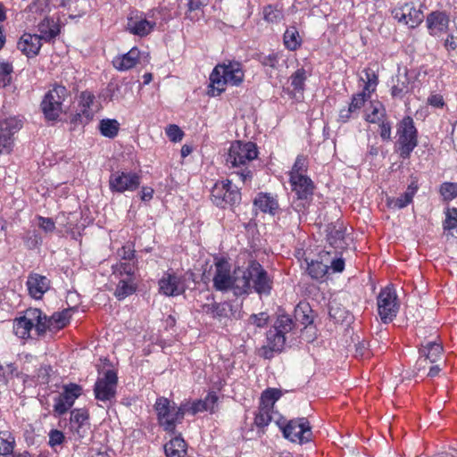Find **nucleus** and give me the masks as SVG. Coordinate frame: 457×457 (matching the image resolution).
<instances>
[{
	"label": "nucleus",
	"instance_id": "6ab92c4d",
	"mask_svg": "<svg viewBox=\"0 0 457 457\" xmlns=\"http://www.w3.org/2000/svg\"><path fill=\"white\" fill-rule=\"evenodd\" d=\"M437 338L438 337L436 336L434 340L428 341L421 345V347L420 348V356L417 361L418 370L425 369L428 361L434 363L441 358L443 354V346L441 343L436 341Z\"/></svg>",
	"mask_w": 457,
	"mask_h": 457
},
{
	"label": "nucleus",
	"instance_id": "c03bdc74",
	"mask_svg": "<svg viewBox=\"0 0 457 457\" xmlns=\"http://www.w3.org/2000/svg\"><path fill=\"white\" fill-rule=\"evenodd\" d=\"M99 129L103 136L113 138L118 135L120 124L116 120L104 119L99 123Z\"/></svg>",
	"mask_w": 457,
	"mask_h": 457
},
{
	"label": "nucleus",
	"instance_id": "0e129e2a",
	"mask_svg": "<svg viewBox=\"0 0 457 457\" xmlns=\"http://www.w3.org/2000/svg\"><path fill=\"white\" fill-rule=\"evenodd\" d=\"M230 306L227 303H214V317L213 319L221 320L228 318L230 312Z\"/></svg>",
	"mask_w": 457,
	"mask_h": 457
},
{
	"label": "nucleus",
	"instance_id": "c756f323",
	"mask_svg": "<svg viewBox=\"0 0 457 457\" xmlns=\"http://www.w3.org/2000/svg\"><path fill=\"white\" fill-rule=\"evenodd\" d=\"M307 78L308 74L303 67L297 69L289 77V87L285 88V90L291 97H295L297 93L303 94L305 88V81Z\"/></svg>",
	"mask_w": 457,
	"mask_h": 457
},
{
	"label": "nucleus",
	"instance_id": "6e6552de",
	"mask_svg": "<svg viewBox=\"0 0 457 457\" xmlns=\"http://www.w3.org/2000/svg\"><path fill=\"white\" fill-rule=\"evenodd\" d=\"M211 200L216 206L225 209L238 204L241 201V193L228 179L217 181L212 189Z\"/></svg>",
	"mask_w": 457,
	"mask_h": 457
},
{
	"label": "nucleus",
	"instance_id": "7ed1b4c3",
	"mask_svg": "<svg viewBox=\"0 0 457 457\" xmlns=\"http://www.w3.org/2000/svg\"><path fill=\"white\" fill-rule=\"evenodd\" d=\"M245 79L243 65L239 62L228 61L217 64L210 74V87L212 96H220L228 84L239 86Z\"/></svg>",
	"mask_w": 457,
	"mask_h": 457
},
{
	"label": "nucleus",
	"instance_id": "a18cd8bd",
	"mask_svg": "<svg viewBox=\"0 0 457 457\" xmlns=\"http://www.w3.org/2000/svg\"><path fill=\"white\" fill-rule=\"evenodd\" d=\"M308 170V159L306 156L301 154L295 159V162L289 172L290 179L295 177L307 176L306 172Z\"/></svg>",
	"mask_w": 457,
	"mask_h": 457
},
{
	"label": "nucleus",
	"instance_id": "4d7b16f0",
	"mask_svg": "<svg viewBox=\"0 0 457 457\" xmlns=\"http://www.w3.org/2000/svg\"><path fill=\"white\" fill-rule=\"evenodd\" d=\"M38 366V360L37 357L27 354L25 356L23 364H22V371L25 372L26 376L32 378L33 372H35V369Z\"/></svg>",
	"mask_w": 457,
	"mask_h": 457
},
{
	"label": "nucleus",
	"instance_id": "ddd939ff",
	"mask_svg": "<svg viewBox=\"0 0 457 457\" xmlns=\"http://www.w3.org/2000/svg\"><path fill=\"white\" fill-rule=\"evenodd\" d=\"M118 385V376L115 370H107L100 375L94 386L96 399L101 402L115 398Z\"/></svg>",
	"mask_w": 457,
	"mask_h": 457
},
{
	"label": "nucleus",
	"instance_id": "c85d7f7f",
	"mask_svg": "<svg viewBox=\"0 0 457 457\" xmlns=\"http://www.w3.org/2000/svg\"><path fill=\"white\" fill-rule=\"evenodd\" d=\"M142 54L137 47H132L127 54L116 56L112 64L119 71H128L140 62Z\"/></svg>",
	"mask_w": 457,
	"mask_h": 457
},
{
	"label": "nucleus",
	"instance_id": "864d4df0",
	"mask_svg": "<svg viewBox=\"0 0 457 457\" xmlns=\"http://www.w3.org/2000/svg\"><path fill=\"white\" fill-rule=\"evenodd\" d=\"M270 316L267 312H262L249 316L247 322L259 328H263L269 322Z\"/></svg>",
	"mask_w": 457,
	"mask_h": 457
},
{
	"label": "nucleus",
	"instance_id": "423d86ee",
	"mask_svg": "<svg viewBox=\"0 0 457 457\" xmlns=\"http://www.w3.org/2000/svg\"><path fill=\"white\" fill-rule=\"evenodd\" d=\"M396 151L403 159H408L418 145V131L411 116H405L397 124Z\"/></svg>",
	"mask_w": 457,
	"mask_h": 457
},
{
	"label": "nucleus",
	"instance_id": "a878e982",
	"mask_svg": "<svg viewBox=\"0 0 457 457\" xmlns=\"http://www.w3.org/2000/svg\"><path fill=\"white\" fill-rule=\"evenodd\" d=\"M71 309H65L60 312H54L51 317H47L42 312V322L45 328V334L46 331L60 330L66 327L71 318Z\"/></svg>",
	"mask_w": 457,
	"mask_h": 457
},
{
	"label": "nucleus",
	"instance_id": "052dcab7",
	"mask_svg": "<svg viewBox=\"0 0 457 457\" xmlns=\"http://www.w3.org/2000/svg\"><path fill=\"white\" fill-rule=\"evenodd\" d=\"M411 203V201L404 194L396 198H386V205L392 209H402L406 207Z\"/></svg>",
	"mask_w": 457,
	"mask_h": 457
},
{
	"label": "nucleus",
	"instance_id": "37998d69",
	"mask_svg": "<svg viewBox=\"0 0 457 457\" xmlns=\"http://www.w3.org/2000/svg\"><path fill=\"white\" fill-rule=\"evenodd\" d=\"M282 54L279 53H270L269 54H261L258 56V60L261 64L266 68V72L278 70L279 68V60Z\"/></svg>",
	"mask_w": 457,
	"mask_h": 457
},
{
	"label": "nucleus",
	"instance_id": "a211bd4d",
	"mask_svg": "<svg viewBox=\"0 0 457 457\" xmlns=\"http://www.w3.org/2000/svg\"><path fill=\"white\" fill-rule=\"evenodd\" d=\"M414 83V80L409 76L406 71L403 72L399 71L391 79V96L394 99H403L405 96L412 93Z\"/></svg>",
	"mask_w": 457,
	"mask_h": 457
},
{
	"label": "nucleus",
	"instance_id": "338daca9",
	"mask_svg": "<svg viewBox=\"0 0 457 457\" xmlns=\"http://www.w3.org/2000/svg\"><path fill=\"white\" fill-rule=\"evenodd\" d=\"M38 226L46 233L53 232L55 229V223L52 218L37 216Z\"/></svg>",
	"mask_w": 457,
	"mask_h": 457
},
{
	"label": "nucleus",
	"instance_id": "49530a36",
	"mask_svg": "<svg viewBox=\"0 0 457 457\" xmlns=\"http://www.w3.org/2000/svg\"><path fill=\"white\" fill-rule=\"evenodd\" d=\"M173 457H188L187 444L179 436H175L173 431Z\"/></svg>",
	"mask_w": 457,
	"mask_h": 457
},
{
	"label": "nucleus",
	"instance_id": "f257e3e1",
	"mask_svg": "<svg viewBox=\"0 0 457 457\" xmlns=\"http://www.w3.org/2000/svg\"><path fill=\"white\" fill-rule=\"evenodd\" d=\"M273 284V277L256 260H251L245 268H241V276L236 279V295L255 292L260 296H268Z\"/></svg>",
	"mask_w": 457,
	"mask_h": 457
},
{
	"label": "nucleus",
	"instance_id": "8fccbe9b",
	"mask_svg": "<svg viewBox=\"0 0 457 457\" xmlns=\"http://www.w3.org/2000/svg\"><path fill=\"white\" fill-rule=\"evenodd\" d=\"M51 367L48 365H44L38 361V366L35 369V372H33L32 380L37 381L38 383H47L48 378L50 376Z\"/></svg>",
	"mask_w": 457,
	"mask_h": 457
},
{
	"label": "nucleus",
	"instance_id": "bf43d9fd",
	"mask_svg": "<svg viewBox=\"0 0 457 457\" xmlns=\"http://www.w3.org/2000/svg\"><path fill=\"white\" fill-rule=\"evenodd\" d=\"M12 71V63L5 61L0 62V80L3 82L4 86H7L11 83Z\"/></svg>",
	"mask_w": 457,
	"mask_h": 457
},
{
	"label": "nucleus",
	"instance_id": "473e14b6",
	"mask_svg": "<svg viewBox=\"0 0 457 457\" xmlns=\"http://www.w3.org/2000/svg\"><path fill=\"white\" fill-rule=\"evenodd\" d=\"M39 37L46 42L54 39L60 33L59 24L50 17H45L37 25Z\"/></svg>",
	"mask_w": 457,
	"mask_h": 457
},
{
	"label": "nucleus",
	"instance_id": "13d9d810",
	"mask_svg": "<svg viewBox=\"0 0 457 457\" xmlns=\"http://www.w3.org/2000/svg\"><path fill=\"white\" fill-rule=\"evenodd\" d=\"M43 11V3L39 0H33L25 9V12L28 14L27 20L29 21L36 20V15H41Z\"/></svg>",
	"mask_w": 457,
	"mask_h": 457
},
{
	"label": "nucleus",
	"instance_id": "680f3d73",
	"mask_svg": "<svg viewBox=\"0 0 457 457\" xmlns=\"http://www.w3.org/2000/svg\"><path fill=\"white\" fill-rule=\"evenodd\" d=\"M378 124V133L382 140L390 141L392 139V124L391 122L385 118Z\"/></svg>",
	"mask_w": 457,
	"mask_h": 457
},
{
	"label": "nucleus",
	"instance_id": "e2e57ef3",
	"mask_svg": "<svg viewBox=\"0 0 457 457\" xmlns=\"http://www.w3.org/2000/svg\"><path fill=\"white\" fill-rule=\"evenodd\" d=\"M159 292L167 296L171 295V273L169 271L159 280Z\"/></svg>",
	"mask_w": 457,
	"mask_h": 457
},
{
	"label": "nucleus",
	"instance_id": "b1692460",
	"mask_svg": "<svg viewBox=\"0 0 457 457\" xmlns=\"http://www.w3.org/2000/svg\"><path fill=\"white\" fill-rule=\"evenodd\" d=\"M50 284V279L46 276L34 272L28 276L26 282L29 295L35 299H41L44 294L49 290Z\"/></svg>",
	"mask_w": 457,
	"mask_h": 457
},
{
	"label": "nucleus",
	"instance_id": "f03ea898",
	"mask_svg": "<svg viewBox=\"0 0 457 457\" xmlns=\"http://www.w3.org/2000/svg\"><path fill=\"white\" fill-rule=\"evenodd\" d=\"M257 157L258 149L254 143L236 141L229 147L226 165L228 169H234L242 182L246 184L252 181L253 170L251 162Z\"/></svg>",
	"mask_w": 457,
	"mask_h": 457
},
{
	"label": "nucleus",
	"instance_id": "ea45409f",
	"mask_svg": "<svg viewBox=\"0 0 457 457\" xmlns=\"http://www.w3.org/2000/svg\"><path fill=\"white\" fill-rule=\"evenodd\" d=\"M305 262L307 263L306 271L312 278L319 280L325 277L328 270L327 264L320 261L308 262L305 260Z\"/></svg>",
	"mask_w": 457,
	"mask_h": 457
},
{
	"label": "nucleus",
	"instance_id": "58836bf2",
	"mask_svg": "<svg viewBox=\"0 0 457 457\" xmlns=\"http://www.w3.org/2000/svg\"><path fill=\"white\" fill-rule=\"evenodd\" d=\"M284 46L289 51L297 50L302 45L299 32L295 26L287 28L283 36Z\"/></svg>",
	"mask_w": 457,
	"mask_h": 457
},
{
	"label": "nucleus",
	"instance_id": "aec40b11",
	"mask_svg": "<svg viewBox=\"0 0 457 457\" xmlns=\"http://www.w3.org/2000/svg\"><path fill=\"white\" fill-rule=\"evenodd\" d=\"M450 17L443 11H434L427 15L426 25L429 35L439 37L446 33L449 28Z\"/></svg>",
	"mask_w": 457,
	"mask_h": 457
},
{
	"label": "nucleus",
	"instance_id": "603ef678",
	"mask_svg": "<svg viewBox=\"0 0 457 457\" xmlns=\"http://www.w3.org/2000/svg\"><path fill=\"white\" fill-rule=\"evenodd\" d=\"M443 227L445 230H452L457 228V208H447Z\"/></svg>",
	"mask_w": 457,
	"mask_h": 457
},
{
	"label": "nucleus",
	"instance_id": "4468645a",
	"mask_svg": "<svg viewBox=\"0 0 457 457\" xmlns=\"http://www.w3.org/2000/svg\"><path fill=\"white\" fill-rule=\"evenodd\" d=\"M218 397L214 392L209 393L204 400H196L193 403L185 402L180 404L176 413L173 415V424L180 421L184 415L188 413L195 415L204 411H214V406Z\"/></svg>",
	"mask_w": 457,
	"mask_h": 457
},
{
	"label": "nucleus",
	"instance_id": "f704fd0d",
	"mask_svg": "<svg viewBox=\"0 0 457 457\" xmlns=\"http://www.w3.org/2000/svg\"><path fill=\"white\" fill-rule=\"evenodd\" d=\"M115 278L119 280L114 290V295L117 299L123 300L137 291V286L135 278L121 277Z\"/></svg>",
	"mask_w": 457,
	"mask_h": 457
},
{
	"label": "nucleus",
	"instance_id": "20e7f679",
	"mask_svg": "<svg viewBox=\"0 0 457 457\" xmlns=\"http://www.w3.org/2000/svg\"><path fill=\"white\" fill-rule=\"evenodd\" d=\"M295 322L288 314H280L266 333V345L262 347V355L270 359L274 353H280L285 347L287 334L293 331Z\"/></svg>",
	"mask_w": 457,
	"mask_h": 457
},
{
	"label": "nucleus",
	"instance_id": "2eb2a0df",
	"mask_svg": "<svg viewBox=\"0 0 457 457\" xmlns=\"http://www.w3.org/2000/svg\"><path fill=\"white\" fill-rule=\"evenodd\" d=\"M141 183L140 176L136 172L116 170L110 175L109 187L113 193L135 191Z\"/></svg>",
	"mask_w": 457,
	"mask_h": 457
},
{
	"label": "nucleus",
	"instance_id": "72a5a7b5",
	"mask_svg": "<svg viewBox=\"0 0 457 457\" xmlns=\"http://www.w3.org/2000/svg\"><path fill=\"white\" fill-rule=\"evenodd\" d=\"M377 67V64H370L368 67L364 68L362 73L364 77H361L360 80L364 83L362 91L367 95H372L377 90V87L378 85V70L374 69Z\"/></svg>",
	"mask_w": 457,
	"mask_h": 457
},
{
	"label": "nucleus",
	"instance_id": "bb28decb",
	"mask_svg": "<svg viewBox=\"0 0 457 457\" xmlns=\"http://www.w3.org/2000/svg\"><path fill=\"white\" fill-rule=\"evenodd\" d=\"M253 204L261 212L273 216L279 211V204L277 196L270 193L261 192L257 194L253 200Z\"/></svg>",
	"mask_w": 457,
	"mask_h": 457
},
{
	"label": "nucleus",
	"instance_id": "4be33fe9",
	"mask_svg": "<svg viewBox=\"0 0 457 457\" xmlns=\"http://www.w3.org/2000/svg\"><path fill=\"white\" fill-rule=\"evenodd\" d=\"M95 101V96L90 91H82L79 96L78 108L74 117L75 121L88 122L94 117L92 105Z\"/></svg>",
	"mask_w": 457,
	"mask_h": 457
},
{
	"label": "nucleus",
	"instance_id": "cd10ccee",
	"mask_svg": "<svg viewBox=\"0 0 457 457\" xmlns=\"http://www.w3.org/2000/svg\"><path fill=\"white\" fill-rule=\"evenodd\" d=\"M290 184L298 199L307 200L313 195L314 185L308 176L290 179Z\"/></svg>",
	"mask_w": 457,
	"mask_h": 457
},
{
	"label": "nucleus",
	"instance_id": "4c0bfd02",
	"mask_svg": "<svg viewBox=\"0 0 457 457\" xmlns=\"http://www.w3.org/2000/svg\"><path fill=\"white\" fill-rule=\"evenodd\" d=\"M281 395V391L277 388H268L264 390L261 395L259 407L272 411L275 403Z\"/></svg>",
	"mask_w": 457,
	"mask_h": 457
},
{
	"label": "nucleus",
	"instance_id": "5701e85b",
	"mask_svg": "<svg viewBox=\"0 0 457 457\" xmlns=\"http://www.w3.org/2000/svg\"><path fill=\"white\" fill-rule=\"evenodd\" d=\"M89 414L86 409H74L71 411L70 429L79 438L86 436L89 428Z\"/></svg>",
	"mask_w": 457,
	"mask_h": 457
},
{
	"label": "nucleus",
	"instance_id": "f3484780",
	"mask_svg": "<svg viewBox=\"0 0 457 457\" xmlns=\"http://www.w3.org/2000/svg\"><path fill=\"white\" fill-rule=\"evenodd\" d=\"M22 127L21 120L11 117L0 123V154H9L12 150L13 135Z\"/></svg>",
	"mask_w": 457,
	"mask_h": 457
},
{
	"label": "nucleus",
	"instance_id": "0eeeda50",
	"mask_svg": "<svg viewBox=\"0 0 457 457\" xmlns=\"http://www.w3.org/2000/svg\"><path fill=\"white\" fill-rule=\"evenodd\" d=\"M70 96V91L62 85L55 84L45 96L41 108L46 120H56L62 112V103Z\"/></svg>",
	"mask_w": 457,
	"mask_h": 457
},
{
	"label": "nucleus",
	"instance_id": "412c9836",
	"mask_svg": "<svg viewBox=\"0 0 457 457\" xmlns=\"http://www.w3.org/2000/svg\"><path fill=\"white\" fill-rule=\"evenodd\" d=\"M155 23L148 21L143 13L131 12L126 28L133 35L145 37L154 29Z\"/></svg>",
	"mask_w": 457,
	"mask_h": 457
},
{
	"label": "nucleus",
	"instance_id": "3c124183",
	"mask_svg": "<svg viewBox=\"0 0 457 457\" xmlns=\"http://www.w3.org/2000/svg\"><path fill=\"white\" fill-rule=\"evenodd\" d=\"M263 18L268 22L278 23L282 20L283 14L280 10L270 4L263 8Z\"/></svg>",
	"mask_w": 457,
	"mask_h": 457
},
{
	"label": "nucleus",
	"instance_id": "69168bd1",
	"mask_svg": "<svg viewBox=\"0 0 457 457\" xmlns=\"http://www.w3.org/2000/svg\"><path fill=\"white\" fill-rule=\"evenodd\" d=\"M65 436L63 433L58 429H52L49 432V445L52 447L62 445Z\"/></svg>",
	"mask_w": 457,
	"mask_h": 457
},
{
	"label": "nucleus",
	"instance_id": "9b49d317",
	"mask_svg": "<svg viewBox=\"0 0 457 457\" xmlns=\"http://www.w3.org/2000/svg\"><path fill=\"white\" fill-rule=\"evenodd\" d=\"M240 276V267L235 269L233 275H231L229 262L226 259L220 258L215 262L213 287L220 291L233 289L236 294V279Z\"/></svg>",
	"mask_w": 457,
	"mask_h": 457
},
{
	"label": "nucleus",
	"instance_id": "c9c22d12",
	"mask_svg": "<svg viewBox=\"0 0 457 457\" xmlns=\"http://www.w3.org/2000/svg\"><path fill=\"white\" fill-rule=\"evenodd\" d=\"M386 118V109L379 101H370L365 112V120L370 123H379Z\"/></svg>",
	"mask_w": 457,
	"mask_h": 457
},
{
	"label": "nucleus",
	"instance_id": "dca6fc26",
	"mask_svg": "<svg viewBox=\"0 0 457 457\" xmlns=\"http://www.w3.org/2000/svg\"><path fill=\"white\" fill-rule=\"evenodd\" d=\"M392 16L411 29L417 28L424 19L423 11L416 8L414 3L408 2L392 10Z\"/></svg>",
	"mask_w": 457,
	"mask_h": 457
},
{
	"label": "nucleus",
	"instance_id": "2f4dec72",
	"mask_svg": "<svg viewBox=\"0 0 457 457\" xmlns=\"http://www.w3.org/2000/svg\"><path fill=\"white\" fill-rule=\"evenodd\" d=\"M159 424L168 432L171 431V413L170 401L167 398L161 397L157 399L154 405Z\"/></svg>",
	"mask_w": 457,
	"mask_h": 457
},
{
	"label": "nucleus",
	"instance_id": "a19ab883",
	"mask_svg": "<svg viewBox=\"0 0 457 457\" xmlns=\"http://www.w3.org/2000/svg\"><path fill=\"white\" fill-rule=\"evenodd\" d=\"M15 446V437L9 430H0V455L11 454Z\"/></svg>",
	"mask_w": 457,
	"mask_h": 457
},
{
	"label": "nucleus",
	"instance_id": "f8f14e48",
	"mask_svg": "<svg viewBox=\"0 0 457 457\" xmlns=\"http://www.w3.org/2000/svg\"><path fill=\"white\" fill-rule=\"evenodd\" d=\"M279 427L283 436L291 442L303 444L312 439V428L305 418L291 420L285 425H279Z\"/></svg>",
	"mask_w": 457,
	"mask_h": 457
},
{
	"label": "nucleus",
	"instance_id": "6e6d98bb",
	"mask_svg": "<svg viewBox=\"0 0 457 457\" xmlns=\"http://www.w3.org/2000/svg\"><path fill=\"white\" fill-rule=\"evenodd\" d=\"M119 261H137L134 245L130 243L126 244L117 251Z\"/></svg>",
	"mask_w": 457,
	"mask_h": 457
},
{
	"label": "nucleus",
	"instance_id": "39448f33",
	"mask_svg": "<svg viewBox=\"0 0 457 457\" xmlns=\"http://www.w3.org/2000/svg\"><path fill=\"white\" fill-rule=\"evenodd\" d=\"M34 328L37 337L45 336V328L42 322V311L37 308H29L23 315L13 320V332L21 339L32 338L31 331Z\"/></svg>",
	"mask_w": 457,
	"mask_h": 457
},
{
	"label": "nucleus",
	"instance_id": "9d476101",
	"mask_svg": "<svg viewBox=\"0 0 457 457\" xmlns=\"http://www.w3.org/2000/svg\"><path fill=\"white\" fill-rule=\"evenodd\" d=\"M81 386L70 383L63 385L62 391L54 397L53 413L54 417H60L68 412L75 401L82 395Z\"/></svg>",
	"mask_w": 457,
	"mask_h": 457
},
{
	"label": "nucleus",
	"instance_id": "79ce46f5",
	"mask_svg": "<svg viewBox=\"0 0 457 457\" xmlns=\"http://www.w3.org/2000/svg\"><path fill=\"white\" fill-rule=\"evenodd\" d=\"M187 11L186 12L187 18L191 21H197L203 15L202 8L206 6L209 0H187Z\"/></svg>",
	"mask_w": 457,
	"mask_h": 457
},
{
	"label": "nucleus",
	"instance_id": "774afa93",
	"mask_svg": "<svg viewBox=\"0 0 457 457\" xmlns=\"http://www.w3.org/2000/svg\"><path fill=\"white\" fill-rule=\"evenodd\" d=\"M295 319L305 327L312 323V318L306 314L303 308L300 306L295 309Z\"/></svg>",
	"mask_w": 457,
	"mask_h": 457
},
{
	"label": "nucleus",
	"instance_id": "09e8293b",
	"mask_svg": "<svg viewBox=\"0 0 457 457\" xmlns=\"http://www.w3.org/2000/svg\"><path fill=\"white\" fill-rule=\"evenodd\" d=\"M370 95H367L362 90L359 93L353 94L351 98V103L349 104V107L354 112H359L365 104V103L370 100Z\"/></svg>",
	"mask_w": 457,
	"mask_h": 457
},
{
	"label": "nucleus",
	"instance_id": "1a4fd4ad",
	"mask_svg": "<svg viewBox=\"0 0 457 457\" xmlns=\"http://www.w3.org/2000/svg\"><path fill=\"white\" fill-rule=\"evenodd\" d=\"M378 312L384 323L392 321L397 315L400 303L393 287L381 289L377 297Z\"/></svg>",
	"mask_w": 457,
	"mask_h": 457
},
{
	"label": "nucleus",
	"instance_id": "393cba45",
	"mask_svg": "<svg viewBox=\"0 0 457 457\" xmlns=\"http://www.w3.org/2000/svg\"><path fill=\"white\" fill-rule=\"evenodd\" d=\"M42 39L37 34L24 33L17 42V48L28 58L38 54L42 46Z\"/></svg>",
	"mask_w": 457,
	"mask_h": 457
},
{
	"label": "nucleus",
	"instance_id": "e433bc0d",
	"mask_svg": "<svg viewBox=\"0 0 457 457\" xmlns=\"http://www.w3.org/2000/svg\"><path fill=\"white\" fill-rule=\"evenodd\" d=\"M137 261H119L112 266V276L114 278H135V272L137 269Z\"/></svg>",
	"mask_w": 457,
	"mask_h": 457
},
{
	"label": "nucleus",
	"instance_id": "de8ad7c7",
	"mask_svg": "<svg viewBox=\"0 0 457 457\" xmlns=\"http://www.w3.org/2000/svg\"><path fill=\"white\" fill-rule=\"evenodd\" d=\"M444 201H451L457 197V183L444 182L439 188Z\"/></svg>",
	"mask_w": 457,
	"mask_h": 457
},
{
	"label": "nucleus",
	"instance_id": "7c9ffc66",
	"mask_svg": "<svg viewBox=\"0 0 457 457\" xmlns=\"http://www.w3.org/2000/svg\"><path fill=\"white\" fill-rule=\"evenodd\" d=\"M328 242L337 253L343 251L346 248V242L345 240V228L342 223L330 225L328 228Z\"/></svg>",
	"mask_w": 457,
	"mask_h": 457
},
{
	"label": "nucleus",
	"instance_id": "5fc2aeb1",
	"mask_svg": "<svg viewBox=\"0 0 457 457\" xmlns=\"http://www.w3.org/2000/svg\"><path fill=\"white\" fill-rule=\"evenodd\" d=\"M271 420V411L258 408V411L254 417V424L258 428H265Z\"/></svg>",
	"mask_w": 457,
	"mask_h": 457
}]
</instances>
